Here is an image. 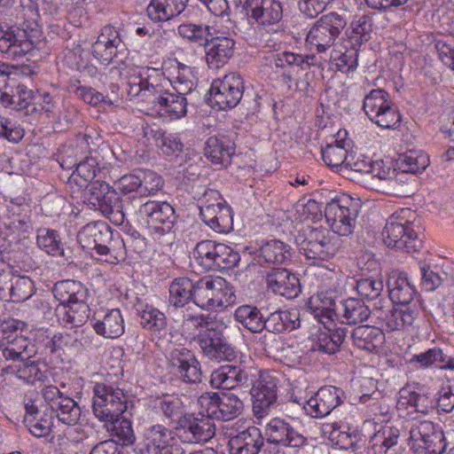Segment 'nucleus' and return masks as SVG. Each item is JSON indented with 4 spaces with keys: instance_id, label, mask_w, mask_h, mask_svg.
<instances>
[{
    "instance_id": "nucleus-1",
    "label": "nucleus",
    "mask_w": 454,
    "mask_h": 454,
    "mask_svg": "<svg viewBox=\"0 0 454 454\" xmlns=\"http://www.w3.org/2000/svg\"><path fill=\"white\" fill-rule=\"evenodd\" d=\"M184 323L200 328L194 340L206 358L217 363L231 362L237 358L238 352L228 341L222 326H209L204 316L187 315Z\"/></svg>"
},
{
    "instance_id": "nucleus-2",
    "label": "nucleus",
    "mask_w": 454,
    "mask_h": 454,
    "mask_svg": "<svg viewBox=\"0 0 454 454\" xmlns=\"http://www.w3.org/2000/svg\"><path fill=\"white\" fill-rule=\"evenodd\" d=\"M412 215L409 208H403L387 220L382 231L386 246L409 254L420 250L422 240L418 234L419 225L410 219Z\"/></svg>"
},
{
    "instance_id": "nucleus-3",
    "label": "nucleus",
    "mask_w": 454,
    "mask_h": 454,
    "mask_svg": "<svg viewBox=\"0 0 454 454\" xmlns=\"http://www.w3.org/2000/svg\"><path fill=\"white\" fill-rule=\"evenodd\" d=\"M361 205L348 195L335 196L324 207L325 217L333 232L340 236L353 233Z\"/></svg>"
},
{
    "instance_id": "nucleus-4",
    "label": "nucleus",
    "mask_w": 454,
    "mask_h": 454,
    "mask_svg": "<svg viewBox=\"0 0 454 454\" xmlns=\"http://www.w3.org/2000/svg\"><path fill=\"white\" fill-rule=\"evenodd\" d=\"M137 223L147 229L153 239L169 233L176 223L174 207L166 201L147 200L136 211Z\"/></svg>"
},
{
    "instance_id": "nucleus-5",
    "label": "nucleus",
    "mask_w": 454,
    "mask_h": 454,
    "mask_svg": "<svg viewBox=\"0 0 454 454\" xmlns=\"http://www.w3.org/2000/svg\"><path fill=\"white\" fill-rule=\"evenodd\" d=\"M129 396L118 387L95 383L92 411L100 421L117 420L128 410Z\"/></svg>"
},
{
    "instance_id": "nucleus-6",
    "label": "nucleus",
    "mask_w": 454,
    "mask_h": 454,
    "mask_svg": "<svg viewBox=\"0 0 454 454\" xmlns=\"http://www.w3.org/2000/svg\"><path fill=\"white\" fill-rule=\"evenodd\" d=\"M77 241L84 250H96L104 256L106 262L117 259L114 254L116 245H123L122 240L114 239L111 227L103 221L90 222L84 225L77 233Z\"/></svg>"
},
{
    "instance_id": "nucleus-7",
    "label": "nucleus",
    "mask_w": 454,
    "mask_h": 454,
    "mask_svg": "<svg viewBox=\"0 0 454 454\" xmlns=\"http://www.w3.org/2000/svg\"><path fill=\"white\" fill-rule=\"evenodd\" d=\"M93 57L102 65L115 63L114 69L118 70L119 74L126 70L129 66L127 59V48L121 39L119 33L113 27H105L97 41L91 46Z\"/></svg>"
},
{
    "instance_id": "nucleus-8",
    "label": "nucleus",
    "mask_w": 454,
    "mask_h": 454,
    "mask_svg": "<svg viewBox=\"0 0 454 454\" xmlns=\"http://www.w3.org/2000/svg\"><path fill=\"white\" fill-rule=\"evenodd\" d=\"M193 303L203 309L223 308L231 303L234 294L223 278L204 277L194 282Z\"/></svg>"
},
{
    "instance_id": "nucleus-9",
    "label": "nucleus",
    "mask_w": 454,
    "mask_h": 454,
    "mask_svg": "<svg viewBox=\"0 0 454 454\" xmlns=\"http://www.w3.org/2000/svg\"><path fill=\"white\" fill-rule=\"evenodd\" d=\"M347 23L346 17L338 12L325 14L310 27L306 42L314 46L317 53H324L333 46Z\"/></svg>"
},
{
    "instance_id": "nucleus-10",
    "label": "nucleus",
    "mask_w": 454,
    "mask_h": 454,
    "mask_svg": "<svg viewBox=\"0 0 454 454\" xmlns=\"http://www.w3.org/2000/svg\"><path fill=\"white\" fill-rule=\"evenodd\" d=\"M198 401L211 420L230 421L238 418L244 410L241 398L231 392H205Z\"/></svg>"
},
{
    "instance_id": "nucleus-11",
    "label": "nucleus",
    "mask_w": 454,
    "mask_h": 454,
    "mask_svg": "<svg viewBox=\"0 0 454 454\" xmlns=\"http://www.w3.org/2000/svg\"><path fill=\"white\" fill-rule=\"evenodd\" d=\"M280 378L275 372H261L258 378L253 374L250 394L252 396L253 411L257 418L268 415L278 399Z\"/></svg>"
},
{
    "instance_id": "nucleus-12",
    "label": "nucleus",
    "mask_w": 454,
    "mask_h": 454,
    "mask_svg": "<svg viewBox=\"0 0 454 454\" xmlns=\"http://www.w3.org/2000/svg\"><path fill=\"white\" fill-rule=\"evenodd\" d=\"M207 197L218 200L220 193L216 190H208L203 193L200 205L201 220L217 233H228L232 231L233 215L231 207L226 201L209 203Z\"/></svg>"
},
{
    "instance_id": "nucleus-13",
    "label": "nucleus",
    "mask_w": 454,
    "mask_h": 454,
    "mask_svg": "<svg viewBox=\"0 0 454 454\" xmlns=\"http://www.w3.org/2000/svg\"><path fill=\"white\" fill-rule=\"evenodd\" d=\"M243 93V78L238 73H230L212 82L207 101L218 110L232 109L240 102Z\"/></svg>"
},
{
    "instance_id": "nucleus-14",
    "label": "nucleus",
    "mask_w": 454,
    "mask_h": 454,
    "mask_svg": "<svg viewBox=\"0 0 454 454\" xmlns=\"http://www.w3.org/2000/svg\"><path fill=\"white\" fill-rule=\"evenodd\" d=\"M409 444L417 454H442L446 449L443 432L429 420L418 421L411 426Z\"/></svg>"
},
{
    "instance_id": "nucleus-15",
    "label": "nucleus",
    "mask_w": 454,
    "mask_h": 454,
    "mask_svg": "<svg viewBox=\"0 0 454 454\" xmlns=\"http://www.w3.org/2000/svg\"><path fill=\"white\" fill-rule=\"evenodd\" d=\"M174 429L176 435L186 443L206 442L215 433V427L207 413L200 417L186 413L181 419H178Z\"/></svg>"
},
{
    "instance_id": "nucleus-16",
    "label": "nucleus",
    "mask_w": 454,
    "mask_h": 454,
    "mask_svg": "<svg viewBox=\"0 0 454 454\" xmlns=\"http://www.w3.org/2000/svg\"><path fill=\"white\" fill-rule=\"evenodd\" d=\"M42 394L44 401L56 415L59 421L67 426H75L78 424L82 415V409L73 398L65 395L58 387L53 385L45 387Z\"/></svg>"
},
{
    "instance_id": "nucleus-17",
    "label": "nucleus",
    "mask_w": 454,
    "mask_h": 454,
    "mask_svg": "<svg viewBox=\"0 0 454 454\" xmlns=\"http://www.w3.org/2000/svg\"><path fill=\"white\" fill-rule=\"evenodd\" d=\"M171 372L186 384H198L202 380L201 365L195 354L184 347L174 348L168 358Z\"/></svg>"
},
{
    "instance_id": "nucleus-18",
    "label": "nucleus",
    "mask_w": 454,
    "mask_h": 454,
    "mask_svg": "<svg viewBox=\"0 0 454 454\" xmlns=\"http://www.w3.org/2000/svg\"><path fill=\"white\" fill-rule=\"evenodd\" d=\"M32 32L0 22V51L13 59L24 57L33 51L36 44Z\"/></svg>"
},
{
    "instance_id": "nucleus-19",
    "label": "nucleus",
    "mask_w": 454,
    "mask_h": 454,
    "mask_svg": "<svg viewBox=\"0 0 454 454\" xmlns=\"http://www.w3.org/2000/svg\"><path fill=\"white\" fill-rule=\"evenodd\" d=\"M209 382L213 388L224 390L248 387L253 382V373L241 365L224 364L212 372Z\"/></svg>"
},
{
    "instance_id": "nucleus-20",
    "label": "nucleus",
    "mask_w": 454,
    "mask_h": 454,
    "mask_svg": "<svg viewBox=\"0 0 454 454\" xmlns=\"http://www.w3.org/2000/svg\"><path fill=\"white\" fill-rule=\"evenodd\" d=\"M294 250L290 245L280 239L262 241L259 248L253 254L252 262L262 267L286 265L292 261Z\"/></svg>"
},
{
    "instance_id": "nucleus-21",
    "label": "nucleus",
    "mask_w": 454,
    "mask_h": 454,
    "mask_svg": "<svg viewBox=\"0 0 454 454\" xmlns=\"http://www.w3.org/2000/svg\"><path fill=\"white\" fill-rule=\"evenodd\" d=\"M268 443H279L282 447L300 448L307 444V438L289 419L273 418L265 427Z\"/></svg>"
},
{
    "instance_id": "nucleus-22",
    "label": "nucleus",
    "mask_w": 454,
    "mask_h": 454,
    "mask_svg": "<svg viewBox=\"0 0 454 454\" xmlns=\"http://www.w3.org/2000/svg\"><path fill=\"white\" fill-rule=\"evenodd\" d=\"M171 431L163 425H153L146 429L141 454H184V448L170 442Z\"/></svg>"
},
{
    "instance_id": "nucleus-23",
    "label": "nucleus",
    "mask_w": 454,
    "mask_h": 454,
    "mask_svg": "<svg viewBox=\"0 0 454 454\" xmlns=\"http://www.w3.org/2000/svg\"><path fill=\"white\" fill-rule=\"evenodd\" d=\"M243 9L247 17L258 26L276 25L283 18V5L279 0H246Z\"/></svg>"
},
{
    "instance_id": "nucleus-24",
    "label": "nucleus",
    "mask_w": 454,
    "mask_h": 454,
    "mask_svg": "<svg viewBox=\"0 0 454 454\" xmlns=\"http://www.w3.org/2000/svg\"><path fill=\"white\" fill-rule=\"evenodd\" d=\"M342 396L343 391L340 388L325 386L306 401L303 409L312 418H324L341 403Z\"/></svg>"
},
{
    "instance_id": "nucleus-25",
    "label": "nucleus",
    "mask_w": 454,
    "mask_h": 454,
    "mask_svg": "<svg viewBox=\"0 0 454 454\" xmlns=\"http://www.w3.org/2000/svg\"><path fill=\"white\" fill-rule=\"evenodd\" d=\"M34 90L10 77L0 85V103L4 107L30 114Z\"/></svg>"
},
{
    "instance_id": "nucleus-26",
    "label": "nucleus",
    "mask_w": 454,
    "mask_h": 454,
    "mask_svg": "<svg viewBox=\"0 0 454 454\" xmlns=\"http://www.w3.org/2000/svg\"><path fill=\"white\" fill-rule=\"evenodd\" d=\"M83 198L95 210H99L101 213L112 210L111 208L116 207L121 200L116 189L101 180H95L87 184Z\"/></svg>"
},
{
    "instance_id": "nucleus-27",
    "label": "nucleus",
    "mask_w": 454,
    "mask_h": 454,
    "mask_svg": "<svg viewBox=\"0 0 454 454\" xmlns=\"http://www.w3.org/2000/svg\"><path fill=\"white\" fill-rule=\"evenodd\" d=\"M266 283L274 294L286 299H294L301 293L298 278L286 268L272 267L266 275Z\"/></svg>"
},
{
    "instance_id": "nucleus-28",
    "label": "nucleus",
    "mask_w": 454,
    "mask_h": 454,
    "mask_svg": "<svg viewBox=\"0 0 454 454\" xmlns=\"http://www.w3.org/2000/svg\"><path fill=\"white\" fill-rule=\"evenodd\" d=\"M90 323L96 333L104 338H119L124 333V319L119 309L97 312Z\"/></svg>"
},
{
    "instance_id": "nucleus-29",
    "label": "nucleus",
    "mask_w": 454,
    "mask_h": 454,
    "mask_svg": "<svg viewBox=\"0 0 454 454\" xmlns=\"http://www.w3.org/2000/svg\"><path fill=\"white\" fill-rule=\"evenodd\" d=\"M151 102L172 120L181 119L187 114V98L173 90H163L158 85V90Z\"/></svg>"
},
{
    "instance_id": "nucleus-30",
    "label": "nucleus",
    "mask_w": 454,
    "mask_h": 454,
    "mask_svg": "<svg viewBox=\"0 0 454 454\" xmlns=\"http://www.w3.org/2000/svg\"><path fill=\"white\" fill-rule=\"evenodd\" d=\"M264 445V438L256 427H249L230 437V454H259Z\"/></svg>"
},
{
    "instance_id": "nucleus-31",
    "label": "nucleus",
    "mask_w": 454,
    "mask_h": 454,
    "mask_svg": "<svg viewBox=\"0 0 454 454\" xmlns=\"http://www.w3.org/2000/svg\"><path fill=\"white\" fill-rule=\"evenodd\" d=\"M234 40L226 36H211L204 45L206 61L209 68L217 69L228 63L233 55Z\"/></svg>"
},
{
    "instance_id": "nucleus-32",
    "label": "nucleus",
    "mask_w": 454,
    "mask_h": 454,
    "mask_svg": "<svg viewBox=\"0 0 454 454\" xmlns=\"http://www.w3.org/2000/svg\"><path fill=\"white\" fill-rule=\"evenodd\" d=\"M52 294L54 298L59 301V307L55 309L57 312L60 308L66 309L67 307L88 300L89 297L88 288L82 282L73 279L55 283Z\"/></svg>"
},
{
    "instance_id": "nucleus-33",
    "label": "nucleus",
    "mask_w": 454,
    "mask_h": 454,
    "mask_svg": "<svg viewBox=\"0 0 454 454\" xmlns=\"http://www.w3.org/2000/svg\"><path fill=\"white\" fill-rule=\"evenodd\" d=\"M389 299L393 303L407 306L412 303L417 294L415 286L408 278L407 273L392 271L387 279Z\"/></svg>"
},
{
    "instance_id": "nucleus-34",
    "label": "nucleus",
    "mask_w": 454,
    "mask_h": 454,
    "mask_svg": "<svg viewBox=\"0 0 454 454\" xmlns=\"http://www.w3.org/2000/svg\"><path fill=\"white\" fill-rule=\"evenodd\" d=\"M189 0H150L146 13L154 23L167 22L179 17L186 9Z\"/></svg>"
},
{
    "instance_id": "nucleus-35",
    "label": "nucleus",
    "mask_w": 454,
    "mask_h": 454,
    "mask_svg": "<svg viewBox=\"0 0 454 454\" xmlns=\"http://www.w3.org/2000/svg\"><path fill=\"white\" fill-rule=\"evenodd\" d=\"M353 344L359 349L369 353H379L385 342L383 330L379 327L363 325L356 327L350 333Z\"/></svg>"
},
{
    "instance_id": "nucleus-36",
    "label": "nucleus",
    "mask_w": 454,
    "mask_h": 454,
    "mask_svg": "<svg viewBox=\"0 0 454 454\" xmlns=\"http://www.w3.org/2000/svg\"><path fill=\"white\" fill-rule=\"evenodd\" d=\"M337 297L333 291H322L309 297L306 303L307 309L319 322L325 323L324 318L333 319L338 317Z\"/></svg>"
},
{
    "instance_id": "nucleus-37",
    "label": "nucleus",
    "mask_w": 454,
    "mask_h": 454,
    "mask_svg": "<svg viewBox=\"0 0 454 454\" xmlns=\"http://www.w3.org/2000/svg\"><path fill=\"white\" fill-rule=\"evenodd\" d=\"M300 312L297 309H278L264 317L262 331L272 333L292 332L300 327Z\"/></svg>"
},
{
    "instance_id": "nucleus-38",
    "label": "nucleus",
    "mask_w": 454,
    "mask_h": 454,
    "mask_svg": "<svg viewBox=\"0 0 454 454\" xmlns=\"http://www.w3.org/2000/svg\"><path fill=\"white\" fill-rule=\"evenodd\" d=\"M400 396L418 412L427 414L435 409L434 393L426 386L418 385L413 390L410 387H403Z\"/></svg>"
},
{
    "instance_id": "nucleus-39",
    "label": "nucleus",
    "mask_w": 454,
    "mask_h": 454,
    "mask_svg": "<svg viewBox=\"0 0 454 454\" xmlns=\"http://www.w3.org/2000/svg\"><path fill=\"white\" fill-rule=\"evenodd\" d=\"M4 372L15 375L29 385H34L37 381H44L47 378L45 372L40 368L39 363L31 360L30 357L12 363L4 369Z\"/></svg>"
},
{
    "instance_id": "nucleus-40",
    "label": "nucleus",
    "mask_w": 454,
    "mask_h": 454,
    "mask_svg": "<svg viewBox=\"0 0 454 454\" xmlns=\"http://www.w3.org/2000/svg\"><path fill=\"white\" fill-rule=\"evenodd\" d=\"M205 156L215 165L226 167L231 163V158L235 153L234 144L224 137H210L204 148Z\"/></svg>"
},
{
    "instance_id": "nucleus-41",
    "label": "nucleus",
    "mask_w": 454,
    "mask_h": 454,
    "mask_svg": "<svg viewBox=\"0 0 454 454\" xmlns=\"http://www.w3.org/2000/svg\"><path fill=\"white\" fill-rule=\"evenodd\" d=\"M194 282L187 277H179L172 280L168 287V305L175 309L184 308L193 302Z\"/></svg>"
},
{
    "instance_id": "nucleus-42",
    "label": "nucleus",
    "mask_w": 454,
    "mask_h": 454,
    "mask_svg": "<svg viewBox=\"0 0 454 454\" xmlns=\"http://www.w3.org/2000/svg\"><path fill=\"white\" fill-rule=\"evenodd\" d=\"M372 314L369 307L361 300L348 298L341 300L338 304V317H341L347 324L356 325L366 321Z\"/></svg>"
},
{
    "instance_id": "nucleus-43",
    "label": "nucleus",
    "mask_w": 454,
    "mask_h": 454,
    "mask_svg": "<svg viewBox=\"0 0 454 454\" xmlns=\"http://www.w3.org/2000/svg\"><path fill=\"white\" fill-rule=\"evenodd\" d=\"M233 318L252 333L262 332L264 316L256 306L250 304L239 306L234 311Z\"/></svg>"
},
{
    "instance_id": "nucleus-44",
    "label": "nucleus",
    "mask_w": 454,
    "mask_h": 454,
    "mask_svg": "<svg viewBox=\"0 0 454 454\" xmlns=\"http://www.w3.org/2000/svg\"><path fill=\"white\" fill-rule=\"evenodd\" d=\"M12 336L7 337V344L4 343L0 344V349L2 351L3 356L7 361L16 362L21 360L25 357H31V354L35 351L33 350L34 346H31V340L20 335H15L14 338H11Z\"/></svg>"
},
{
    "instance_id": "nucleus-45",
    "label": "nucleus",
    "mask_w": 454,
    "mask_h": 454,
    "mask_svg": "<svg viewBox=\"0 0 454 454\" xmlns=\"http://www.w3.org/2000/svg\"><path fill=\"white\" fill-rule=\"evenodd\" d=\"M400 438V430L395 427H383L372 437L374 454H394Z\"/></svg>"
},
{
    "instance_id": "nucleus-46",
    "label": "nucleus",
    "mask_w": 454,
    "mask_h": 454,
    "mask_svg": "<svg viewBox=\"0 0 454 454\" xmlns=\"http://www.w3.org/2000/svg\"><path fill=\"white\" fill-rule=\"evenodd\" d=\"M346 327H338L334 330L320 332L314 344V349L325 354L336 353L348 335Z\"/></svg>"
},
{
    "instance_id": "nucleus-47",
    "label": "nucleus",
    "mask_w": 454,
    "mask_h": 454,
    "mask_svg": "<svg viewBox=\"0 0 454 454\" xmlns=\"http://www.w3.org/2000/svg\"><path fill=\"white\" fill-rule=\"evenodd\" d=\"M372 25V16L368 14L356 16L350 24V32H347L348 35L347 43L360 48L364 43L370 40Z\"/></svg>"
},
{
    "instance_id": "nucleus-48",
    "label": "nucleus",
    "mask_w": 454,
    "mask_h": 454,
    "mask_svg": "<svg viewBox=\"0 0 454 454\" xmlns=\"http://www.w3.org/2000/svg\"><path fill=\"white\" fill-rule=\"evenodd\" d=\"M37 247L51 256H63L64 246L56 230L39 228L36 231Z\"/></svg>"
},
{
    "instance_id": "nucleus-49",
    "label": "nucleus",
    "mask_w": 454,
    "mask_h": 454,
    "mask_svg": "<svg viewBox=\"0 0 454 454\" xmlns=\"http://www.w3.org/2000/svg\"><path fill=\"white\" fill-rule=\"evenodd\" d=\"M195 262L205 271L216 270V242L211 239L200 241L193 250Z\"/></svg>"
},
{
    "instance_id": "nucleus-50",
    "label": "nucleus",
    "mask_w": 454,
    "mask_h": 454,
    "mask_svg": "<svg viewBox=\"0 0 454 454\" xmlns=\"http://www.w3.org/2000/svg\"><path fill=\"white\" fill-rule=\"evenodd\" d=\"M154 408L175 425L187 413L183 401L176 395H163L157 398Z\"/></svg>"
},
{
    "instance_id": "nucleus-51",
    "label": "nucleus",
    "mask_w": 454,
    "mask_h": 454,
    "mask_svg": "<svg viewBox=\"0 0 454 454\" xmlns=\"http://www.w3.org/2000/svg\"><path fill=\"white\" fill-rule=\"evenodd\" d=\"M393 171L394 174H391L387 184H385L386 191L384 192L399 197H409L413 194L414 176L403 172V169L400 172H396L395 169H393Z\"/></svg>"
},
{
    "instance_id": "nucleus-52",
    "label": "nucleus",
    "mask_w": 454,
    "mask_h": 454,
    "mask_svg": "<svg viewBox=\"0 0 454 454\" xmlns=\"http://www.w3.org/2000/svg\"><path fill=\"white\" fill-rule=\"evenodd\" d=\"M137 311L141 319L140 325L143 328L157 333L166 332L168 319L163 312L148 304L141 311L138 309Z\"/></svg>"
},
{
    "instance_id": "nucleus-53",
    "label": "nucleus",
    "mask_w": 454,
    "mask_h": 454,
    "mask_svg": "<svg viewBox=\"0 0 454 454\" xmlns=\"http://www.w3.org/2000/svg\"><path fill=\"white\" fill-rule=\"evenodd\" d=\"M90 318V308L87 300L76 302L63 309V316L59 317L62 324L70 328L83 325Z\"/></svg>"
},
{
    "instance_id": "nucleus-54",
    "label": "nucleus",
    "mask_w": 454,
    "mask_h": 454,
    "mask_svg": "<svg viewBox=\"0 0 454 454\" xmlns=\"http://www.w3.org/2000/svg\"><path fill=\"white\" fill-rule=\"evenodd\" d=\"M210 27L193 23H183L177 27V34L191 43L203 46L211 36Z\"/></svg>"
},
{
    "instance_id": "nucleus-55",
    "label": "nucleus",
    "mask_w": 454,
    "mask_h": 454,
    "mask_svg": "<svg viewBox=\"0 0 454 454\" xmlns=\"http://www.w3.org/2000/svg\"><path fill=\"white\" fill-rule=\"evenodd\" d=\"M349 155L343 145L342 141L335 140L334 144L327 145L322 148V159L330 168H340L343 172L344 165L348 161Z\"/></svg>"
},
{
    "instance_id": "nucleus-56",
    "label": "nucleus",
    "mask_w": 454,
    "mask_h": 454,
    "mask_svg": "<svg viewBox=\"0 0 454 454\" xmlns=\"http://www.w3.org/2000/svg\"><path fill=\"white\" fill-rule=\"evenodd\" d=\"M446 354L441 348L434 347L419 354H414L410 359V364H419L422 368L435 367L445 370L443 364L446 362Z\"/></svg>"
},
{
    "instance_id": "nucleus-57",
    "label": "nucleus",
    "mask_w": 454,
    "mask_h": 454,
    "mask_svg": "<svg viewBox=\"0 0 454 454\" xmlns=\"http://www.w3.org/2000/svg\"><path fill=\"white\" fill-rule=\"evenodd\" d=\"M435 409L450 413L454 410V379L447 378L434 394Z\"/></svg>"
},
{
    "instance_id": "nucleus-58",
    "label": "nucleus",
    "mask_w": 454,
    "mask_h": 454,
    "mask_svg": "<svg viewBox=\"0 0 454 454\" xmlns=\"http://www.w3.org/2000/svg\"><path fill=\"white\" fill-rule=\"evenodd\" d=\"M350 48L345 46V51H333L331 53L330 60L334 62L339 71L342 73H349L356 69L359 48L349 45Z\"/></svg>"
},
{
    "instance_id": "nucleus-59",
    "label": "nucleus",
    "mask_w": 454,
    "mask_h": 454,
    "mask_svg": "<svg viewBox=\"0 0 454 454\" xmlns=\"http://www.w3.org/2000/svg\"><path fill=\"white\" fill-rule=\"evenodd\" d=\"M391 102L389 94L386 90L374 89L364 97L363 109L370 119L380 113V110H384Z\"/></svg>"
},
{
    "instance_id": "nucleus-60",
    "label": "nucleus",
    "mask_w": 454,
    "mask_h": 454,
    "mask_svg": "<svg viewBox=\"0 0 454 454\" xmlns=\"http://www.w3.org/2000/svg\"><path fill=\"white\" fill-rule=\"evenodd\" d=\"M10 287L9 301L13 302L24 301L30 298L35 292L34 282L27 276H14Z\"/></svg>"
},
{
    "instance_id": "nucleus-61",
    "label": "nucleus",
    "mask_w": 454,
    "mask_h": 454,
    "mask_svg": "<svg viewBox=\"0 0 454 454\" xmlns=\"http://www.w3.org/2000/svg\"><path fill=\"white\" fill-rule=\"evenodd\" d=\"M140 179L139 175H124L114 183L115 189L120 195L126 197L133 201L140 199Z\"/></svg>"
},
{
    "instance_id": "nucleus-62",
    "label": "nucleus",
    "mask_w": 454,
    "mask_h": 454,
    "mask_svg": "<svg viewBox=\"0 0 454 454\" xmlns=\"http://www.w3.org/2000/svg\"><path fill=\"white\" fill-rule=\"evenodd\" d=\"M356 289L361 297L367 300H374L381 294L383 282L373 276L360 278L356 281Z\"/></svg>"
},
{
    "instance_id": "nucleus-63",
    "label": "nucleus",
    "mask_w": 454,
    "mask_h": 454,
    "mask_svg": "<svg viewBox=\"0 0 454 454\" xmlns=\"http://www.w3.org/2000/svg\"><path fill=\"white\" fill-rule=\"evenodd\" d=\"M428 163L429 159L427 155L418 153L417 152H410L400 160V168L403 172L413 176L425 170Z\"/></svg>"
},
{
    "instance_id": "nucleus-64",
    "label": "nucleus",
    "mask_w": 454,
    "mask_h": 454,
    "mask_svg": "<svg viewBox=\"0 0 454 454\" xmlns=\"http://www.w3.org/2000/svg\"><path fill=\"white\" fill-rule=\"evenodd\" d=\"M153 133L156 145L164 154L170 155L183 151L184 145L177 137L162 129H157Z\"/></svg>"
}]
</instances>
